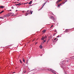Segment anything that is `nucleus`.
I'll use <instances>...</instances> for the list:
<instances>
[{"instance_id": "f257e3e1", "label": "nucleus", "mask_w": 74, "mask_h": 74, "mask_svg": "<svg viewBox=\"0 0 74 74\" xmlns=\"http://www.w3.org/2000/svg\"><path fill=\"white\" fill-rule=\"evenodd\" d=\"M32 13H33V11H30L29 12V10H28L25 16H27L28 14H32Z\"/></svg>"}, {"instance_id": "f03ea898", "label": "nucleus", "mask_w": 74, "mask_h": 74, "mask_svg": "<svg viewBox=\"0 0 74 74\" xmlns=\"http://www.w3.org/2000/svg\"><path fill=\"white\" fill-rule=\"evenodd\" d=\"M47 3V2H45L42 5L43 6L41 7V8L39 10V11L41 9H42V8H43V7L45 5V4Z\"/></svg>"}, {"instance_id": "7ed1b4c3", "label": "nucleus", "mask_w": 74, "mask_h": 74, "mask_svg": "<svg viewBox=\"0 0 74 74\" xmlns=\"http://www.w3.org/2000/svg\"><path fill=\"white\" fill-rule=\"evenodd\" d=\"M62 1V0H58L56 2V4H57V3H59V2H60V1Z\"/></svg>"}, {"instance_id": "20e7f679", "label": "nucleus", "mask_w": 74, "mask_h": 74, "mask_svg": "<svg viewBox=\"0 0 74 74\" xmlns=\"http://www.w3.org/2000/svg\"><path fill=\"white\" fill-rule=\"evenodd\" d=\"M21 4H23V3L21 4V3H20L18 4H15V5H18V6H19V5H21Z\"/></svg>"}, {"instance_id": "39448f33", "label": "nucleus", "mask_w": 74, "mask_h": 74, "mask_svg": "<svg viewBox=\"0 0 74 74\" xmlns=\"http://www.w3.org/2000/svg\"><path fill=\"white\" fill-rule=\"evenodd\" d=\"M70 60V59H68L67 60H66V62H69Z\"/></svg>"}, {"instance_id": "423d86ee", "label": "nucleus", "mask_w": 74, "mask_h": 74, "mask_svg": "<svg viewBox=\"0 0 74 74\" xmlns=\"http://www.w3.org/2000/svg\"><path fill=\"white\" fill-rule=\"evenodd\" d=\"M50 71H51V72H52V73H54V72L53 71V69H50Z\"/></svg>"}, {"instance_id": "0eeeda50", "label": "nucleus", "mask_w": 74, "mask_h": 74, "mask_svg": "<svg viewBox=\"0 0 74 74\" xmlns=\"http://www.w3.org/2000/svg\"><path fill=\"white\" fill-rule=\"evenodd\" d=\"M45 32H46V30H45V29H44L42 31V32L43 33H45Z\"/></svg>"}, {"instance_id": "6e6552de", "label": "nucleus", "mask_w": 74, "mask_h": 74, "mask_svg": "<svg viewBox=\"0 0 74 74\" xmlns=\"http://www.w3.org/2000/svg\"><path fill=\"white\" fill-rule=\"evenodd\" d=\"M62 3H61V4H60L58 5V7H60V5H62Z\"/></svg>"}, {"instance_id": "1a4fd4ad", "label": "nucleus", "mask_w": 74, "mask_h": 74, "mask_svg": "<svg viewBox=\"0 0 74 74\" xmlns=\"http://www.w3.org/2000/svg\"><path fill=\"white\" fill-rule=\"evenodd\" d=\"M44 39H45V38H44V37H43L41 39V40H44Z\"/></svg>"}, {"instance_id": "9d476101", "label": "nucleus", "mask_w": 74, "mask_h": 74, "mask_svg": "<svg viewBox=\"0 0 74 74\" xmlns=\"http://www.w3.org/2000/svg\"><path fill=\"white\" fill-rule=\"evenodd\" d=\"M41 45H41L40 46V48L41 49H42V46H41Z\"/></svg>"}, {"instance_id": "9b49d317", "label": "nucleus", "mask_w": 74, "mask_h": 74, "mask_svg": "<svg viewBox=\"0 0 74 74\" xmlns=\"http://www.w3.org/2000/svg\"><path fill=\"white\" fill-rule=\"evenodd\" d=\"M0 8H4V6H1L0 7Z\"/></svg>"}, {"instance_id": "f8f14e48", "label": "nucleus", "mask_w": 74, "mask_h": 74, "mask_svg": "<svg viewBox=\"0 0 74 74\" xmlns=\"http://www.w3.org/2000/svg\"><path fill=\"white\" fill-rule=\"evenodd\" d=\"M53 16H50L49 17L50 19H53Z\"/></svg>"}, {"instance_id": "ddd939ff", "label": "nucleus", "mask_w": 74, "mask_h": 74, "mask_svg": "<svg viewBox=\"0 0 74 74\" xmlns=\"http://www.w3.org/2000/svg\"><path fill=\"white\" fill-rule=\"evenodd\" d=\"M67 30H68V29H66L65 31V33H67Z\"/></svg>"}, {"instance_id": "4468645a", "label": "nucleus", "mask_w": 74, "mask_h": 74, "mask_svg": "<svg viewBox=\"0 0 74 74\" xmlns=\"http://www.w3.org/2000/svg\"><path fill=\"white\" fill-rule=\"evenodd\" d=\"M32 3V1H30L29 3V4H31V3Z\"/></svg>"}, {"instance_id": "2eb2a0df", "label": "nucleus", "mask_w": 74, "mask_h": 74, "mask_svg": "<svg viewBox=\"0 0 74 74\" xmlns=\"http://www.w3.org/2000/svg\"><path fill=\"white\" fill-rule=\"evenodd\" d=\"M53 21H55V19L54 18V17L53 18Z\"/></svg>"}, {"instance_id": "dca6fc26", "label": "nucleus", "mask_w": 74, "mask_h": 74, "mask_svg": "<svg viewBox=\"0 0 74 74\" xmlns=\"http://www.w3.org/2000/svg\"><path fill=\"white\" fill-rule=\"evenodd\" d=\"M4 11V10L2 11L1 12H0V14H1V13H3V12Z\"/></svg>"}, {"instance_id": "f3484780", "label": "nucleus", "mask_w": 74, "mask_h": 74, "mask_svg": "<svg viewBox=\"0 0 74 74\" xmlns=\"http://www.w3.org/2000/svg\"><path fill=\"white\" fill-rule=\"evenodd\" d=\"M23 62H24V63L25 62V59H23Z\"/></svg>"}, {"instance_id": "a211bd4d", "label": "nucleus", "mask_w": 74, "mask_h": 74, "mask_svg": "<svg viewBox=\"0 0 74 74\" xmlns=\"http://www.w3.org/2000/svg\"><path fill=\"white\" fill-rule=\"evenodd\" d=\"M64 1L65 3H66V2H67V0H64Z\"/></svg>"}, {"instance_id": "6ab92c4d", "label": "nucleus", "mask_w": 74, "mask_h": 74, "mask_svg": "<svg viewBox=\"0 0 74 74\" xmlns=\"http://www.w3.org/2000/svg\"><path fill=\"white\" fill-rule=\"evenodd\" d=\"M44 38H47V36H45L44 37Z\"/></svg>"}, {"instance_id": "aec40b11", "label": "nucleus", "mask_w": 74, "mask_h": 74, "mask_svg": "<svg viewBox=\"0 0 74 74\" xmlns=\"http://www.w3.org/2000/svg\"><path fill=\"white\" fill-rule=\"evenodd\" d=\"M42 43L41 45H42V44H44V42L43 41V42H42Z\"/></svg>"}, {"instance_id": "412c9836", "label": "nucleus", "mask_w": 74, "mask_h": 74, "mask_svg": "<svg viewBox=\"0 0 74 74\" xmlns=\"http://www.w3.org/2000/svg\"><path fill=\"white\" fill-rule=\"evenodd\" d=\"M51 69H47V70H48V71H50Z\"/></svg>"}, {"instance_id": "4be33fe9", "label": "nucleus", "mask_w": 74, "mask_h": 74, "mask_svg": "<svg viewBox=\"0 0 74 74\" xmlns=\"http://www.w3.org/2000/svg\"><path fill=\"white\" fill-rule=\"evenodd\" d=\"M20 62L21 63H22V61L21 60H20Z\"/></svg>"}, {"instance_id": "5701e85b", "label": "nucleus", "mask_w": 74, "mask_h": 74, "mask_svg": "<svg viewBox=\"0 0 74 74\" xmlns=\"http://www.w3.org/2000/svg\"><path fill=\"white\" fill-rule=\"evenodd\" d=\"M12 9H14V7L13 6L12 7Z\"/></svg>"}, {"instance_id": "b1692460", "label": "nucleus", "mask_w": 74, "mask_h": 74, "mask_svg": "<svg viewBox=\"0 0 74 74\" xmlns=\"http://www.w3.org/2000/svg\"><path fill=\"white\" fill-rule=\"evenodd\" d=\"M65 2H63L62 3H61V4H64Z\"/></svg>"}, {"instance_id": "393cba45", "label": "nucleus", "mask_w": 74, "mask_h": 74, "mask_svg": "<svg viewBox=\"0 0 74 74\" xmlns=\"http://www.w3.org/2000/svg\"><path fill=\"white\" fill-rule=\"evenodd\" d=\"M54 74H56V72H54L53 73Z\"/></svg>"}, {"instance_id": "a878e982", "label": "nucleus", "mask_w": 74, "mask_h": 74, "mask_svg": "<svg viewBox=\"0 0 74 74\" xmlns=\"http://www.w3.org/2000/svg\"><path fill=\"white\" fill-rule=\"evenodd\" d=\"M45 70V69H41V70Z\"/></svg>"}, {"instance_id": "bb28decb", "label": "nucleus", "mask_w": 74, "mask_h": 74, "mask_svg": "<svg viewBox=\"0 0 74 74\" xmlns=\"http://www.w3.org/2000/svg\"><path fill=\"white\" fill-rule=\"evenodd\" d=\"M2 18H3V17H0V19H2Z\"/></svg>"}, {"instance_id": "cd10ccee", "label": "nucleus", "mask_w": 74, "mask_h": 74, "mask_svg": "<svg viewBox=\"0 0 74 74\" xmlns=\"http://www.w3.org/2000/svg\"><path fill=\"white\" fill-rule=\"evenodd\" d=\"M53 27V25H52L51 27H51Z\"/></svg>"}, {"instance_id": "c85d7f7f", "label": "nucleus", "mask_w": 74, "mask_h": 74, "mask_svg": "<svg viewBox=\"0 0 74 74\" xmlns=\"http://www.w3.org/2000/svg\"><path fill=\"white\" fill-rule=\"evenodd\" d=\"M56 39H57V38H55L54 39V40H56Z\"/></svg>"}, {"instance_id": "c756f323", "label": "nucleus", "mask_w": 74, "mask_h": 74, "mask_svg": "<svg viewBox=\"0 0 74 74\" xmlns=\"http://www.w3.org/2000/svg\"><path fill=\"white\" fill-rule=\"evenodd\" d=\"M50 40V39H49V40L47 42H48V41H49Z\"/></svg>"}, {"instance_id": "7c9ffc66", "label": "nucleus", "mask_w": 74, "mask_h": 74, "mask_svg": "<svg viewBox=\"0 0 74 74\" xmlns=\"http://www.w3.org/2000/svg\"><path fill=\"white\" fill-rule=\"evenodd\" d=\"M71 59H72V60H73V59H74V58H71Z\"/></svg>"}, {"instance_id": "2f4dec72", "label": "nucleus", "mask_w": 74, "mask_h": 74, "mask_svg": "<svg viewBox=\"0 0 74 74\" xmlns=\"http://www.w3.org/2000/svg\"><path fill=\"white\" fill-rule=\"evenodd\" d=\"M27 4V3H25L24 4Z\"/></svg>"}, {"instance_id": "473e14b6", "label": "nucleus", "mask_w": 74, "mask_h": 74, "mask_svg": "<svg viewBox=\"0 0 74 74\" xmlns=\"http://www.w3.org/2000/svg\"><path fill=\"white\" fill-rule=\"evenodd\" d=\"M45 42V40H44V42Z\"/></svg>"}, {"instance_id": "72a5a7b5", "label": "nucleus", "mask_w": 74, "mask_h": 74, "mask_svg": "<svg viewBox=\"0 0 74 74\" xmlns=\"http://www.w3.org/2000/svg\"><path fill=\"white\" fill-rule=\"evenodd\" d=\"M55 32H56V30H55Z\"/></svg>"}, {"instance_id": "f704fd0d", "label": "nucleus", "mask_w": 74, "mask_h": 74, "mask_svg": "<svg viewBox=\"0 0 74 74\" xmlns=\"http://www.w3.org/2000/svg\"><path fill=\"white\" fill-rule=\"evenodd\" d=\"M57 37H59V36H58Z\"/></svg>"}, {"instance_id": "c9c22d12", "label": "nucleus", "mask_w": 74, "mask_h": 74, "mask_svg": "<svg viewBox=\"0 0 74 74\" xmlns=\"http://www.w3.org/2000/svg\"><path fill=\"white\" fill-rule=\"evenodd\" d=\"M36 44H37V42H36Z\"/></svg>"}, {"instance_id": "e433bc0d", "label": "nucleus", "mask_w": 74, "mask_h": 74, "mask_svg": "<svg viewBox=\"0 0 74 74\" xmlns=\"http://www.w3.org/2000/svg\"><path fill=\"white\" fill-rule=\"evenodd\" d=\"M9 15L8 14V15H7V16H9Z\"/></svg>"}, {"instance_id": "4c0bfd02", "label": "nucleus", "mask_w": 74, "mask_h": 74, "mask_svg": "<svg viewBox=\"0 0 74 74\" xmlns=\"http://www.w3.org/2000/svg\"><path fill=\"white\" fill-rule=\"evenodd\" d=\"M9 11H12L11 10H9Z\"/></svg>"}, {"instance_id": "58836bf2", "label": "nucleus", "mask_w": 74, "mask_h": 74, "mask_svg": "<svg viewBox=\"0 0 74 74\" xmlns=\"http://www.w3.org/2000/svg\"><path fill=\"white\" fill-rule=\"evenodd\" d=\"M17 11V10H16V11Z\"/></svg>"}, {"instance_id": "ea45409f", "label": "nucleus", "mask_w": 74, "mask_h": 74, "mask_svg": "<svg viewBox=\"0 0 74 74\" xmlns=\"http://www.w3.org/2000/svg\"><path fill=\"white\" fill-rule=\"evenodd\" d=\"M27 3H27H28V2H27V3Z\"/></svg>"}, {"instance_id": "a19ab883", "label": "nucleus", "mask_w": 74, "mask_h": 74, "mask_svg": "<svg viewBox=\"0 0 74 74\" xmlns=\"http://www.w3.org/2000/svg\"><path fill=\"white\" fill-rule=\"evenodd\" d=\"M17 3H18V2H17Z\"/></svg>"}, {"instance_id": "79ce46f5", "label": "nucleus", "mask_w": 74, "mask_h": 74, "mask_svg": "<svg viewBox=\"0 0 74 74\" xmlns=\"http://www.w3.org/2000/svg\"><path fill=\"white\" fill-rule=\"evenodd\" d=\"M14 73H15V72H14Z\"/></svg>"}]
</instances>
